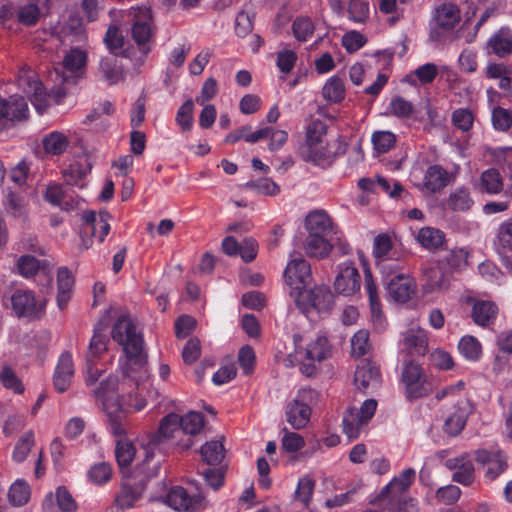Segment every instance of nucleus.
Instances as JSON below:
<instances>
[{
  "label": "nucleus",
  "mask_w": 512,
  "mask_h": 512,
  "mask_svg": "<svg viewBox=\"0 0 512 512\" xmlns=\"http://www.w3.org/2000/svg\"><path fill=\"white\" fill-rule=\"evenodd\" d=\"M74 277L67 267H61L57 273V305L63 310L66 308L72 294Z\"/></svg>",
  "instance_id": "nucleus-27"
},
{
  "label": "nucleus",
  "mask_w": 512,
  "mask_h": 512,
  "mask_svg": "<svg viewBox=\"0 0 512 512\" xmlns=\"http://www.w3.org/2000/svg\"><path fill=\"white\" fill-rule=\"evenodd\" d=\"M497 253L505 260L507 266H512V260L506 257L508 252H512V222H503L497 232V240L494 243Z\"/></svg>",
  "instance_id": "nucleus-29"
},
{
  "label": "nucleus",
  "mask_w": 512,
  "mask_h": 512,
  "mask_svg": "<svg viewBox=\"0 0 512 512\" xmlns=\"http://www.w3.org/2000/svg\"><path fill=\"white\" fill-rule=\"evenodd\" d=\"M305 238L295 236L294 246L301 248L305 254L316 260L327 259L333 251L332 234L335 225L332 218L324 209L310 211L304 218Z\"/></svg>",
  "instance_id": "nucleus-2"
},
{
  "label": "nucleus",
  "mask_w": 512,
  "mask_h": 512,
  "mask_svg": "<svg viewBox=\"0 0 512 512\" xmlns=\"http://www.w3.org/2000/svg\"><path fill=\"white\" fill-rule=\"evenodd\" d=\"M452 480L463 486H469L474 482L475 468L470 459L453 473Z\"/></svg>",
  "instance_id": "nucleus-64"
},
{
  "label": "nucleus",
  "mask_w": 512,
  "mask_h": 512,
  "mask_svg": "<svg viewBox=\"0 0 512 512\" xmlns=\"http://www.w3.org/2000/svg\"><path fill=\"white\" fill-rule=\"evenodd\" d=\"M361 277L352 261L340 263L334 281L335 291L343 296H352L360 290Z\"/></svg>",
  "instance_id": "nucleus-12"
},
{
  "label": "nucleus",
  "mask_w": 512,
  "mask_h": 512,
  "mask_svg": "<svg viewBox=\"0 0 512 512\" xmlns=\"http://www.w3.org/2000/svg\"><path fill=\"white\" fill-rule=\"evenodd\" d=\"M372 143L378 153H386L396 143V136L390 131H376L372 134Z\"/></svg>",
  "instance_id": "nucleus-52"
},
{
  "label": "nucleus",
  "mask_w": 512,
  "mask_h": 512,
  "mask_svg": "<svg viewBox=\"0 0 512 512\" xmlns=\"http://www.w3.org/2000/svg\"><path fill=\"white\" fill-rule=\"evenodd\" d=\"M415 479V469L407 468L403 470L381 489L373 503L386 502V504H388L391 502H399V499L407 497L405 493L410 489Z\"/></svg>",
  "instance_id": "nucleus-10"
},
{
  "label": "nucleus",
  "mask_w": 512,
  "mask_h": 512,
  "mask_svg": "<svg viewBox=\"0 0 512 512\" xmlns=\"http://www.w3.org/2000/svg\"><path fill=\"white\" fill-rule=\"evenodd\" d=\"M327 124L319 119L312 120L306 128L305 144L301 147H311L316 144H321L323 137L327 134Z\"/></svg>",
  "instance_id": "nucleus-41"
},
{
  "label": "nucleus",
  "mask_w": 512,
  "mask_h": 512,
  "mask_svg": "<svg viewBox=\"0 0 512 512\" xmlns=\"http://www.w3.org/2000/svg\"><path fill=\"white\" fill-rule=\"evenodd\" d=\"M389 109L390 113L399 119L412 117L415 110L413 103L401 96H395L391 99Z\"/></svg>",
  "instance_id": "nucleus-49"
},
{
  "label": "nucleus",
  "mask_w": 512,
  "mask_h": 512,
  "mask_svg": "<svg viewBox=\"0 0 512 512\" xmlns=\"http://www.w3.org/2000/svg\"><path fill=\"white\" fill-rule=\"evenodd\" d=\"M73 375L74 365L72 356L69 352H64L59 358L53 376V385L56 391L59 393L65 392L71 384Z\"/></svg>",
  "instance_id": "nucleus-19"
},
{
  "label": "nucleus",
  "mask_w": 512,
  "mask_h": 512,
  "mask_svg": "<svg viewBox=\"0 0 512 512\" xmlns=\"http://www.w3.org/2000/svg\"><path fill=\"white\" fill-rule=\"evenodd\" d=\"M107 343L108 340L102 333V329L96 327L89 344L87 356H89L94 361L95 358L99 357L107 350Z\"/></svg>",
  "instance_id": "nucleus-57"
},
{
  "label": "nucleus",
  "mask_w": 512,
  "mask_h": 512,
  "mask_svg": "<svg viewBox=\"0 0 512 512\" xmlns=\"http://www.w3.org/2000/svg\"><path fill=\"white\" fill-rule=\"evenodd\" d=\"M34 445V434L32 431L26 432L16 443L13 451V459L16 462H22L26 459L31 448Z\"/></svg>",
  "instance_id": "nucleus-55"
},
{
  "label": "nucleus",
  "mask_w": 512,
  "mask_h": 512,
  "mask_svg": "<svg viewBox=\"0 0 512 512\" xmlns=\"http://www.w3.org/2000/svg\"><path fill=\"white\" fill-rule=\"evenodd\" d=\"M403 347L411 355H425L428 349V339L423 330L409 331L403 338Z\"/></svg>",
  "instance_id": "nucleus-32"
},
{
  "label": "nucleus",
  "mask_w": 512,
  "mask_h": 512,
  "mask_svg": "<svg viewBox=\"0 0 512 512\" xmlns=\"http://www.w3.org/2000/svg\"><path fill=\"white\" fill-rule=\"evenodd\" d=\"M133 26L132 38L139 45L147 44L152 37V16L147 7H137L132 9Z\"/></svg>",
  "instance_id": "nucleus-16"
},
{
  "label": "nucleus",
  "mask_w": 512,
  "mask_h": 512,
  "mask_svg": "<svg viewBox=\"0 0 512 512\" xmlns=\"http://www.w3.org/2000/svg\"><path fill=\"white\" fill-rule=\"evenodd\" d=\"M204 426V416L200 412L190 411L180 417L179 427L188 435H197Z\"/></svg>",
  "instance_id": "nucleus-42"
},
{
  "label": "nucleus",
  "mask_w": 512,
  "mask_h": 512,
  "mask_svg": "<svg viewBox=\"0 0 512 512\" xmlns=\"http://www.w3.org/2000/svg\"><path fill=\"white\" fill-rule=\"evenodd\" d=\"M200 454L208 465H217L224 459L225 449L222 442L214 440L206 442L201 447Z\"/></svg>",
  "instance_id": "nucleus-37"
},
{
  "label": "nucleus",
  "mask_w": 512,
  "mask_h": 512,
  "mask_svg": "<svg viewBox=\"0 0 512 512\" xmlns=\"http://www.w3.org/2000/svg\"><path fill=\"white\" fill-rule=\"evenodd\" d=\"M42 144L46 153L60 155L66 151L69 140L63 133L55 131L47 134Z\"/></svg>",
  "instance_id": "nucleus-35"
},
{
  "label": "nucleus",
  "mask_w": 512,
  "mask_h": 512,
  "mask_svg": "<svg viewBox=\"0 0 512 512\" xmlns=\"http://www.w3.org/2000/svg\"><path fill=\"white\" fill-rule=\"evenodd\" d=\"M40 8L35 3L19 6L15 10V18L23 26H35L40 19Z\"/></svg>",
  "instance_id": "nucleus-40"
},
{
  "label": "nucleus",
  "mask_w": 512,
  "mask_h": 512,
  "mask_svg": "<svg viewBox=\"0 0 512 512\" xmlns=\"http://www.w3.org/2000/svg\"><path fill=\"white\" fill-rule=\"evenodd\" d=\"M136 455L134 444L125 439H118L115 447V457L120 468H127L132 463Z\"/></svg>",
  "instance_id": "nucleus-36"
},
{
  "label": "nucleus",
  "mask_w": 512,
  "mask_h": 512,
  "mask_svg": "<svg viewBox=\"0 0 512 512\" xmlns=\"http://www.w3.org/2000/svg\"><path fill=\"white\" fill-rule=\"evenodd\" d=\"M498 307L491 301L479 300L472 307V319L478 326L487 327L494 323Z\"/></svg>",
  "instance_id": "nucleus-26"
},
{
  "label": "nucleus",
  "mask_w": 512,
  "mask_h": 512,
  "mask_svg": "<svg viewBox=\"0 0 512 512\" xmlns=\"http://www.w3.org/2000/svg\"><path fill=\"white\" fill-rule=\"evenodd\" d=\"M488 54L505 58L512 53V32L508 28H501L490 36L486 43Z\"/></svg>",
  "instance_id": "nucleus-21"
},
{
  "label": "nucleus",
  "mask_w": 512,
  "mask_h": 512,
  "mask_svg": "<svg viewBox=\"0 0 512 512\" xmlns=\"http://www.w3.org/2000/svg\"><path fill=\"white\" fill-rule=\"evenodd\" d=\"M8 498L13 506L26 504L30 498L29 485L22 479L16 480L9 489Z\"/></svg>",
  "instance_id": "nucleus-45"
},
{
  "label": "nucleus",
  "mask_w": 512,
  "mask_h": 512,
  "mask_svg": "<svg viewBox=\"0 0 512 512\" xmlns=\"http://www.w3.org/2000/svg\"><path fill=\"white\" fill-rule=\"evenodd\" d=\"M163 502L177 511H187L192 506V497L181 486L170 488Z\"/></svg>",
  "instance_id": "nucleus-33"
},
{
  "label": "nucleus",
  "mask_w": 512,
  "mask_h": 512,
  "mask_svg": "<svg viewBox=\"0 0 512 512\" xmlns=\"http://www.w3.org/2000/svg\"><path fill=\"white\" fill-rule=\"evenodd\" d=\"M315 488V481L308 475L299 479L295 490V499L299 500L304 505H308L312 499Z\"/></svg>",
  "instance_id": "nucleus-51"
},
{
  "label": "nucleus",
  "mask_w": 512,
  "mask_h": 512,
  "mask_svg": "<svg viewBox=\"0 0 512 512\" xmlns=\"http://www.w3.org/2000/svg\"><path fill=\"white\" fill-rule=\"evenodd\" d=\"M402 382L405 386V397L409 401L428 396L435 387L433 377L424 373L422 367L413 361L405 364Z\"/></svg>",
  "instance_id": "nucleus-5"
},
{
  "label": "nucleus",
  "mask_w": 512,
  "mask_h": 512,
  "mask_svg": "<svg viewBox=\"0 0 512 512\" xmlns=\"http://www.w3.org/2000/svg\"><path fill=\"white\" fill-rule=\"evenodd\" d=\"M193 110L194 103L192 99L185 101V103L178 109L176 122L183 131H189L192 128Z\"/></svg>",
  "instance_id": "nucleus-60"
},
{
  "label": "nucleus",
  "mask_w": 512,
  "mask_h": 512,
  "mask_svg": "<svg viewBox=\"0 0 512 512\" xmlns=\"http://www.w3.org/2000/svg\"><path fill=\"white\" fill-rule=\"evenodd\" d=\"M313 281L311 265L303 256L290 255V289L295 294L308 288Z\"/></svg>",
  "instance_id": "nucleus-15"
},
{
  "label": "nucleus",
  "mask_w": 512,
  "mask_h": 512,
  "mask_svg": "<svg viewBox=\"0 0 512 512\" xmlns=\"http://www.w3.org/2000/svg\"><path fill=\"white\" fill-rule=\"evenodd\" d=\"M387 290L394 301L405 303L415 294L416 284L409 275L397 274L388 282Z\"/></svg>",
  "instance_id": "nucleus-17"
},
{
  "label": "nucleus",
  "mask_w": 512,
  "mask_h": 512,
  "mask_svg": "<svg viewBox=\"0 0 512 512\" xmlns=\"http://www.w3.org/2000/svg\"><path fill=\"white\" fill-rule=\"evenodd\" d=\"M179 422L180 416L176 413H170L162 418L158 431L149 436L147 448H145V458L139 468L140 473H142L145 478L150 479L157 476L159 462L157 461L151 465L154 458L153 450L173 438L175 433L181 430Z\"/></svg>",
  "instance_id": "nucleus-4"
},
{
  "label": "nucleus",
  "mask_w": 512,
  "mask_h": 512,
  "mask_svg": "<svg viewBox=\"0 0 512 512\" xmlns=\"http://www.w3.org/2000/svg\"><path fill=\"white\" fill-rule=\"evenodd\" d=\"M357 408H349L345 411L342 419L343 433L354 440L360 436L361 429L366 422L358 415Z\"/></svg>",
  "instance_id": "nucleus-34"
},
{
  "label": "nucleus",
  "mask_w": 512,
  "mask_h": 512,
  "mask_svg": "<svg viewBox=\"0 0 512 512\" xmlns=\"http://www.w3.org/2000/svg\"><path fill=\"white\" fill-rule=\"evenodd\" d=\"M104 43L112 55L117 56L122 50L125 39L116 25H110L104 36Z\"/></svg>",
  "instance_id": "nucleus-47"
},
{
  "label": "nucleus",
  "mask_w": 512,
  "mask_h": 512,
  "mask_svg": "<svg viewBox=\"0 0 512 512\" xmlns=\"http://www.w3.org/2000/svg\"><path fill=\"white\" fill-rule=\"evenodd\" d=\"M118 382L115 377H108L100 382L99 386L93 391L95 398L101 402L102 409L106 416L107 425L111 433L115 437H123L126 435V418L132 411H141L147 404L146 399L142 396L146 384L137 383V394L135 403H123V397L116 393Z\"/></svg>",
  "instance_id": "nucleus-1"
},
{
  "label": "nucleus",
  "mask_w": 512,
  "mask_h": 512,
  "mask_svg": "<svg viewBox=\"0 0 512 512\" xmlns=\"http://www.w3.org/2000/svg\"><path fill=\"white\" fill-rule=\"evenodd\" d=\"M111 215L107 211H101L96 214L92 210L85 211L82 216L83 224L80 231L81 248L89 249L92 244V238H97L102 243L110 231L109 220Z\"/></svg>",
  "instance_id": "nucleus-8"
},
{
  "label": "nucleus",
  "mask_w": 512,
  "mask_h": 512,
  "mask_svg": "<svg viewBox=\"0 0 512 512\" xmlns=\"http://www.w3.org/2000/svg\"><path fill=\"white\" fill-rule=\"evenodd\" d=\"M0 381L6 389L13 390L17 394L24 392V385L15 371L9 367L4 366L0 372Z\"/></svg>",
  "instance_id": "nucleus-53"
},
{
  "label": "nucleus",
  "mask_w": 512,
  "mask_h": 512,
  "mask_svg": "<svg viewBox=\"0 0 512 512\" xmlns=\"http://www.w3.org/2000/svg\"><path fill=\"white\" fill-rule=\"evenodd\" d=\"M99 72L102 78L110 85H115L125 80L124 67L114 55L101 59Z\"/></svg>",
  "instance_id": "nucleus-23"
},
{
  "label": "nucleus",
  "mask_w": 512,
  "mask_h": 512,
  "mask_svg": "<svg viewBox=\"0 0 512 512\" xmlns=\"http://www.w3.org/2000/svg\"><path fill=\"white\" fill-rule=\"evenodd\" d=\"M254 27V14H250L244 10L238 12L235 18V33L238 37L244 38L248 36Z\"/></svg>",
  "instance_id": "nucleus-54"
},
{
  "label": "nucleus",
  "mask_w": 512,
  "mask_h": 512,
  "mask_svg": "<svg viewBox=\"0 0 512 512\" xmlns=\"http://www.w3.org/2000/svg\"><path fill=\"white\" fill-rule=\"evenodd\" d=\"M297 308L305 315L312 311L327 312L334 304V295L326 285L315 286L312 289L299 291L295 295Z\"/></svg>",
  "instance_id": "nucleus-7"
},
{
  "label": "nucleus",
  "mask_w": 512,
  "mask_h": 512,
  "mask_svg": "<svg viewBox=\"0 0 512 512\" xmlns=\"http://www.w3.org/2000/svg\"><path fill=\"white\" fill-rule=\"evenodd\" d=\"M416 240L424 249L435 251L445 243L446 235L438 228L426 226L419 229Z\"/></svg>",
  "instance_id": "nucleus-28"
},
{
  "label": "nucleus",
  "mask_w": 512,
  "mask_h": 512,
  "mask_svg": "<svg viewBox=\"0 0 512 512\" xmlns=\"http://www.w3.org/2000/svg\"><path fill=\"white\" fill-rule=\"evenodd\" d=\"M370 348L369 332L367 330L361 329L351 338V354L353 357H363L369 352Z\"/></svg>",
  "instance_id": "nucleus-48"
},
{
  "label": "nucleus",
  "mask_w": 512,
  "mask_h": 512,
  "mask_svg": "<svg viewBox=\"0 0 512 512\" xmlns=\"http://www.w3.org/2000/svg\"><path fill=\"white\" fill-rule=\"evenodd\" d=\"M12 308L19 317L35 318L41 311L31 291H17L11 297Z\"/></svg>",
  "instance_id": "nucleus-20"
},
{
  "label": "nucleus",
  "mask_w": 512,
  "mask_h": 512,
  "mask_svg": "<svg viewBox=\"0 0 512 512\" xmlns=\"http://www.w3.org/2000/svg\"><path fill=\"white\" fill-rule=\"evenodd\" d=\"M477 189L480 193L496 195L503 191V178L496 168L484 170L478 180Z\"/></svg>",
  "instance_id": "nucleus-24"
},
{
  "label": "nucleus",
  "mask_w": 512,
  "mask_h": 512,
  "mask_svg": "<svg viewBox=\"0 0 512 512\" xmlns=\"http://www.w3.org/2000/svg\"><path fill=\"white\" fill-rule=\"evenodd\" d=\"M381 373L378 367L369 363L358 366L354 374V383L357 389L365 391L380 384Z\"/></svg>",
  "instance_id": "nucleus-25"
},
{
  "label": "nucleus",
  "mask_w": 512,
  "mask_h": 512,
  "mask_svg": "<svg viewBox=\"0 0 512 512\" xmlns=\"http://www.w3.org/2000/svg\"><path fill=\"white\" fill-rule=\"evenodd\" d=\"M449 174L441 165H430L424 173L422 183L418 184L421 191L438 193L449 184Z\"/></svg>",
  "instance_id": "nucleus-18"
},
{
  "label": "nucleus",
  "mask_w": 512,
  "mask_h": 512,
  "mask_svg": "<svg viewBox=\"0 0 512 512\" xmlns=\"http://www.w3.org/2000/svg\"><path fill=\"white\" fill-rule=\"evenodd\" d=\"M493 127L498 131H507L512 127V113L502 107H496L492 111Z\"/></svg>",
  "instance_id": "nucleus-62"
},
{
  "label": "nucleus",
  "mask_w": 512,
  "mask_h": 512,
  "mask_svg": "<svg viewBox=\"0 0 512 512\" xmlns=\"http://www.w3.org/2000/svg\"><path fill=\"white\" fill-rule=\"evenodd\" d=\"M302 339L303 337L300 334L293 335L294 354L297 360L321 362L329 356L330 346L326 337L318 336L307 347L301 346Z\"/></svg>",
  "instance_id": "nucleus-11"
},
{
  "label": "nucleus",
  "mask_w": 512,
  "mask_h": 512,
  "mask_svg": "<svg viewBox=\"0 0 512 512\" xmlns=\"http://www.w3.org/2000/svg\"><path fill=\"white\" fill-rule=\"evenodd\" d=\"M112 339L123 347L127 357L125 373L132 376L137 370L146 373L147 355L143 351V338L128 315L120 316L114 323L111 331Z\"/></svg>",
  "instance_id": "nucleus-3"
},
{
  "label": "nucleus",
  "mask_w": 512,
  "mask_h": 512,
  "mask_svg": "<svg viewBox=\"0 0 512 512\" xmlns=\"http://www.w3.org/2000/svg\"><path fill=\"white\" fill-rule=\"evenodd\" d=\"M474 205L470 191L466 187H459L450 193L445 206L454 212H467Z\"/></svg>",
  "instance_id": "nucleus-30"
},
{
  "label": "nucleus",
  "mask_w": 512,
  "mask_h": 512,
  "mask_svg": "<svg viewBox=\"0 0 512 512\" xmlns=\"http://www.w3.org/2000/svg\"><path fill=\"white\" fill-rule=\"evenodd\" d=\"M364 289L368 295L371 320L373 325L377 330L382 331L385 328L386 319L382 311L378 289L369 267L364 268Z\"/></svg>",
  "instance_id": "nucleus-13"
},
{
  "label": "nucleus",
  "mask_w": 512,
  "mask_h": 512,
  "mask_svg": "<svg viewBox=\"0 0 512 512\" xmlns=\"http://www.w3.org/2000/svg\"><path fill=\"white\" fill-rule=\"evenodd\" d=\"M470 410L466 402H457L455 411L445 420L443 430L450 436H457L465 428Z\"/></svg>",
  "instance_id": "nucleus-22"
},
{
  "label": "nucleus",
  "mask_w": 512,
  "mask_h": 512,
  "mask_svg": "<svg viewBox=\"0 0 512 512\" xmlns=\"http://www.w3.org/2000/svg\"><path fill=\"white\" fill-rule=\"evenodd\" d=\"M349 18L357 23L365 22L369 17V4L364 0H350L348 5Z\"/></svg>",
  "instance_id": "nucleus-58"
},
{
  "label": "nucleus",
  "mask_w": 512,
  "mask_h": 512,
  "mask_svg": "<svg viewBox=\"0 0 512 512\" xmlns=\"http://www.w3.org/2000/svg\"><path fill=\"white\" fill-rule=\"evenodd\" d=\"M435 20L439 28L452 30L460 21V11L454 4H442L436 10Z\"/></svg>",
  "instance_id": "nucleus-31"
},
{
  "label": "nucleus",
  "mask_w": 512,
  "mask_h": 512,
  "mask_svg": "<svg viewBox=\"0 0 512 512\" xmlns=\"http://www.w3.org/2000/svg\"><path fill=\"white\" fill-rule=\"evenodd\" d=\"M238 362L245 375L253 373L256 364V355L250 345H244L240 348Z\"/></svg>",
  "instance_id": "nucleus-59"
},
{
  "label": "nucleus",
  "mask_w": 512,
  "mask_h": 512,
  "mask_svg": "<svg viewBox=\"0 0 512 512\" xmlns=\"http://www.w3.org/2000/svg\"><path fill=\"white\" fill-rule=\"evenodd\" d=\"M507 468L508 463L506 456L500 450H497L495 459L488 464L485 472V478L489 481H493L504 473Z\"/></svg>",
  "instance_id": "nucleus-56"
},
{
  "label": "nucleus",
  "mask_w": 512,
  "mask_h": 512,
  "mask_svg": "<svg viewBox=\"0 0 512 512\" xmlns=\"http://www.w3.org/2000/svg\"><path fill=\"white\" fill-rule=\"evenodd\" d=\"M460 354L469 361H477L482 354V346L478 339L471 335L463 336L458 343Z\"/></svg>",
  "instance_id": "nucleus-39"
},
{
  "label": "nucleus",
  "mask_w": 512,
  "mask_h": 512,
  "mask_svg": "<svg viewBox=\"0 0 512 512\" xmlns=\"http://www.w3.org/2000/svg\"><path fill=\"white\" fill-rule=\"evenodd\" d=\"M55 498L62 512H75L77 510V503L65 486H59L56 489Z\"/></svg>",
  "instance_id": "nucleus-63"
},
{
  "label": "nucleus",
  "mask_w": 512,
  "mask_h": 512,
  "mask_svg": "<svg viewBox=\"0 0 512 512\" xmlns=\"http://www.w3.org/2000/svg\"><path fill=\"white\" fill-rule=\"evenodd\" d=\"M41 265L38 259L31 255H23L17 261V270L20 275L29 278L37 274Z\"/></svg>",
  "instance_id": "nucleus-61"
},
{
  "label": "nucleus",
  "mask_w": 512,
  "mask_h": 512,
  "mask_svg": "<svg viewBox=\"0 0 512 512\" xmlns=\"http://www.w3.org/2000/svg\"><path fill=\"white\" fill-rule=\"evenodd\" d=\"M311 408L305 403H300L295 400L290 405V426L294 429H301L305 427L310 421Z\"/></svg>",
  "instance_id": "nucleus-38"
},
{
  "label": "nucleus",
  "mask_w": 512,
  "mask_h": 512,
  "mask_svg": "<svg viewBox=\"0 0 512 512\" xmlns=\"http://www.w3.org/2000/svg\"><path fill=\"white\" fill-rule=\"evenodd\" d=\"M323 96L333 103L341 102L345 97V87L342 78L332 76L324 85Z\"/></svg>",
  "instance_id": "nucleus-44"
},
{
  "label": "nucleus",
  "mask_w": 512,
  "mask_h": 512,
  "mask_svg": "<svg viewBox=\"0 0 512 512\" xmlns=\"http://www.w3.org/2000/svg\"><path fill=\"white\" fill-rule=\"evenodd\" d=\"M27 117L28 105L24 97L13 95L8 99L0 98V121H3L5 126L26 120Z\"/></svg>",
  "instance_id": "nucleus-14"
},
{
  "label": "nucleus",
  "mask_w": 512,
  "mask_h": 512,
  "mask_svg": "<svg viewBox=\"0 0 512 512\" xmlns=\"http://www.w3.org/2000/svg\"><path fill=\"white\" fill-rule=\"evenodd\" d=\"M27 84L29 86L31 95V102L39 113H42L48 107V94L45 91V88L37 79L28 80Z\"/></svg>",
  "instance_id": "nucleus-46"
},
{
  "label": "nucleus",
  "mask_w": 512,
  "mask_h": 512,
  "mask_svg": "<svg viewBox=\"0 0 512 512\" xmlns=\"http://www.w3.org/2000/svg\"><path fill=\"white\" fill-rule=\"evenodd\" d=\"M292 31L298 41L306 42L313 36L315 24L308 16H298L293 21Z\"/></svg>",
  "instance_id": "nucleus-43"
},
{
  "label": "nucleus",
  "mask_w": 512,
  "mask_h": 512,
  "mask_svg": "<svg viewBox=\"0 0 512 512\" xmlns=\"http://www.w3.org/2000/svg\"><path fill=\"white\" fill-rule=\"evenodd\" d=\"M90 170L91 164L89 162H87L85 166L81 163L72 164L63 171L64 181L67 185H78L79 181L82 180Z\"/></svg>",
  "instance_id": "nucleus-50"
},
{
  "label": "nucleus",
  "mask_w": 512,
  "mask_h": 512,
  "mask_svg": "<svg viewBox=\"0 0 512 512\" xmlns=\"http://www.w3.org/2000/svg\"><path fill=\"white\" fill-rule=\"evenodd\" d=\"M347 146L343 137L338 136L329 142H322L311 147H300L299 155L302 160L325 168L331 166L337 157L344 155Z\"/></svg>",
  "instance_id": "nucleus-6"
},
{
  "label": "nucleus",
  "mask_w": 512,
  "mask_h": 512,
  "mask_svg": "<svg viewBox=\"0 0 512 512\" xmlns=\"http://www.w3.org/2000/svg\"><path fill=\"white\" fill-rule=\"evenodd\" d=\"M86 64V54L79 49H72L63 59L61 66L55 67L50 74L55 83L61 85H74L77 82L78 72Z\"/></svg>",
  "instance_id": "nucleus-9"
}]
</instances>
